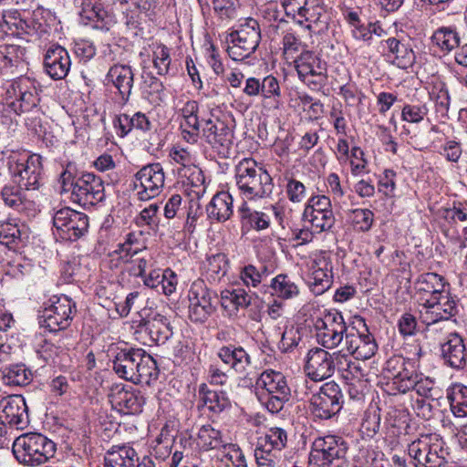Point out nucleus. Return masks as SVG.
I'll return each instance as SVG.
<instances>
[{
	"label": "nucleus",
	"mask_w": 467,
	"mask_h": 467,
	"mask_svg": "<svg viewBox=\"0 0 467 467\" xmlns=\"http://www.w3.org/2000/svg\"><path fill=\"white\" fill-rule=\"evenodd\" d=\"M433 45L444 52H450L460 44L458 33L451 27H441L431 36Z\"/></svg>",
	"instance_id": "nucleus-49"
},
{
	"label": "nucleus",
	"mask_w": 467,
	"mask_h": 467,
	"mask_svg": "<svg viewBox=\"0 0 467 467\" xmlns=\"http://www.w3.org/2000/svg\"><path fill=\"white\" fill-rule=\"evenodd\" d=\"M188 299L189 317L193 322H205L216 309V293L207 288L202 280H196L191 285Z\"/></svg>",
	"instance_id": "nucleus-15"
},
{
	"label": "nucleus",
	"mask_w": 467,
	"mask_h": 467,
	"mask_svg": "<svg viewBox=\"0 0 467 467\" xmlns=\"http://www.w3.org/2000/svg\"><path fill=\"white\" fill-rule=\"evenodd\" d=\"M233 212V197L227 192H217L206 206L208 218L218 223L229 220Z\"/></svg>",
	"instance_id": "nucleus-33"
},
{
	"label": "nucleus",
	"mask_w": 467,
	"mask_h": 467,
	"mask_svg": "<svg viewBox=\"0 0 467 467\" xmlns=\"http://www.w3.org/2000/svg\"><path fill=\"white\" fill-rule=\"evenodd\" d=\"M81 18L88 21H97V27L109 30L116 24V17L113 5L103 6L101 4L92 3L91 0H82Z\"/></svg>",
	"instance_id": "nucleus-29"
},
{
	"label": "nucleus",
	"mask_w": 467,
	"mask_h": 467,
	"mask_svg": "<svg viewBox=\"0 0 467 467\" xmlns=\"http://www.w3.org/2000/svg\"><path fill=\"white\" fill-rule=\"evenodd\" d=\"M259 388L265 389L268 398L265 402V408L271 413H277L283 410L285 402L291 397V390L283 373L273 369H266L261 373L256 380Z\"/></svg>",
	"instance_id": "nucleus-11"
},
{
	"label": "nucleus",
	"mask_w": 467,
	"mask_h": 467,
	"mask_svg": "<svg viewBox=\"0 0 467 467\" xmlns=\"http://www.w3.org/2000/svg\"><path fill=\"white\" fill-rule=\"evenodd\" d=\"M202 121L204 122L202 129V138L219 155L226 157L233 145V129L219 118H209Z\"/></svg>",
	"instance_id": "nucleus-18"
},
{
	"label": "nucleus",
	"mask_w": 467,
	"mask_h": 467,
	"mask_svg": "<svg viewBox=\"0 0 467 467\" xmlns=\"http://www.w3.org/2000/svg\"><path fill=\"white\" fill-rule=\"evenodd\" d=\"M306 283L311 292L317 296L324 294L333 284V265L330 256L319 251L309 256L306 263Z\"/></svg>",
	"instance_id": "nucleus-12"
},
{
	"label": "nucleus",
	"mask_w": 467,
	"mask_h": 467,
	"mask_svg": "<svg viewBox=\"0 0 467 467\" xmlns=\"http://www.w3.org/2000/svg\"><path fill=\"white\" fill-rule=\"evenodd\" d=\"M265 289H270L272 296L282 299H291L299 294L298 285L286 274L277 275L271 280L270 285Z\"/></svg>",
	"instance_id": "nucleus-40"
},
{
	"label": "nucleus",
	"mask_w": 467,
	"mask_h": 467,
	"mask_svg": "<svg viewBox=\"0 0 467 467\" xmlns=\"http://www.w3.org/2000/svg\"><path fill=\"white\" fill-rule=\"evenodd\" d=\"M305 371L314 381L330 378L335 372L331 353L317 347L309 349L306 357Z\"/></svg>",
	"instance_id": "nucleus-23"
},
{
	"label": "nucleus",
	"mask_w": 467,
	"mask_h": 467,
	"mask_svg": "<svg viewBox=\"0 0 467 467\" xmlns=\"http://www.w3.org/2000/svg\"><path fill=\"white\" fill-rule=\"evenodd\" d=\"M25 192V188L11 179L1 187L0 199L5 206L29 215L30 212H35V204L26 197Z\"/></svg>",
	"instance_id": "nucleus-27"
},
{
	"label": "nucleus",
	"mask_w": 467,
	"mask_h": 467,
	"mask_svg": "<svg viewBox=\"0 0 467 467\" xmlns=\"http://www.w3.org/2000/svg\"><path fill=\"white\" fill-rule=\"evenodd\" d=\"M317 341L324 349H334L346 340L349 329L340 312L325 310L313 320Z\"/></svg>",
	"instance_id": "nucleus-6"
},
{
	"label": "nucleus",
	"mask_w": 467,
	"mask_h": 467,
	"mask_svg": "<svg viewBox=\"0 0 467 467\" xmlns=\"http://www.w3.org/2000/svg\"><path fill=\"white\" fill-rule=\"evenodd\" d=\"M198 445L205 450H222L227 441L223 439L221 431L211 425H203L198 431Z\"/></svg>",
	"instance_id": "nucleus-43"
},
{
	"label": "nucleus",
	"mask_w": 467,
	"mask_h": 467,
	"mask_svg": "<svg viewBox=\"0 0 467 467\" xmlns=\"http://www.w3.org/2000/svg\"><path fill=\"white\" fill-rule=\"evenodd\" d=\"M281 3L287 16H298L309 22L317 21L307 7L308 0H281Z\"/></svg>",
	"instance_id": "nucleus-55"
},
{
	"label": "nucleus",
	"mask_w": 467,
	"mask_h": 467,
	"mask_svg": "<svg viewBox=\"0 0 467 467\" xmlns=\"http://www.w3.org/2000/svg\"><path fill=\"white\" fill-rule=\"evenodd\" d=\"M131 385H126L119 389V412L136 414L141 410V399L139 398Z\"/></svg>",
	"instance_id": "nucleus-47"
},
{
	"label": "nucleus",
	"mask_w": 467,
	"mask_h": 467,
	"mask_svg": "<svg viewBox=\"0 0 467 467\" xmlns=\"http://www.w3.org/2000/svg\"><path fill=\"white\" fill-rule=\"evenodd\" d=\"M282 452L255 448L254 458L257 467H282Z\"/></svg>",
	"instance_id": "nucleus-58"
},
{
	"label": "nucleus",
	"mask_w": 467,
	"mask_h": 467,
	"mask_svg": "<svg viewBox=\"0 0 467 467\" xmlns=\"http://www.w3.org/2000/svg\"><path fill=\"white\" fill-rule=\"evenodd\" d=\"M11 179L25 191H36L44 184L42 157L26 151H11L6 157Z\"/></svg>",
	"instance_id": "nucleus-4"
},
{
	"label": "nucleus",
	"mask_w": 467,
	"mask_h": 467,
	"mask_svg": "<svg viewBox=\"0 0 467 467\" xmlns=\"http://www.w3.org/2000/svg\"><path fill=\"white\" fill-rule=\"evenodd\" d=\"M119 2L120 3L121 12L126 18V25H134L140 13L142 0H119Z\"/></svg>",
	"instance_id": "nucleus-64"
},
{
	"label": "nucleus",
	"mask_w": 467,
	"mask_h": 467,
	"mask_svg": "<svg viewBox=\"0 0 467 467\" xmlns=\"http://www.w3.org/2000/svg\"><path fill=\"white\" fill-rule=\"evenodd\" d=\"M415 467H442L447 463L448 448L438 434L422 435L408 445Z\"/></svg>",
	"instance_id": "nucleus-5"
},
{
	"label": "nucleus",
	"mask_w": 467,
	"mask_h": 467,
	"mask_svg": "<svg viewBox=\"0 0 467 467\" xmlns=\"http://www.w3.org/2000/svg\"><path fill=\"white\" fill-rule=\"evenodd\" d=\"M451 410L455 417H467V387L461 383L453 384L447 391Z\"/></svg>",
	"instance_id": "nucleus-42"
},
{
	"label": "nucleus",
	"mask_w": 467,
	"mask_h": 467,
	"mask_svg": "<svg viewBox=\"0 0 467 467\" xmlns=\"http://www.w3.org/2000/svg\"><path fill=\"white\" fill-rule=\"evenodd\" d=\"M25 57L26 49L18 45H0V62L5 67H18Z\"/></svg>",
	"instance_id": "nucleus-54"
},
{
	"label": "nucleus",
	"mask_w": 467,
	"mask_h": 467,
	"mask_svg": "<svg viewBox=\"0 0 467 467\" xmlns=\"http://www.w3.org/2000/svg\"><path fill=\"white\" fill-rule=\"evenodd\" d=\"M350 220L354 228L361 233L368 232L374 223V213L369 209H354Z\"/></svg>",
	"instance_id": "nucleus-56"
},
{
	"label": "nucleus",
	"mask_w": 467,
	"mask_h": 467,
	"mask_svg": "<svg viewBox=\"0 0 467 467\" xmlns=\"http://www.w3.org/2000/svg\"><path fill=\"white\" fill-rule=\"evenodd\" d=\"M119 467H155V463L149 456L139 462L136 451L130 445H122L119 446Z\"/></svg>",
	"instance_id": "nucleus-48"
},
{
	"label": "nucleus",
	"mask_w": 467,
	"mask_h": 467,
	"mask_svg": "<svg viewBox=\"0 0 467 467\" xmlns=\"http://www.w3.org/2000/svg\"><path fill=\"white\" fill-rule=\"evenodd\" d=\"M62 193H70V200L83 207L93 206L105 198L103 181L91 172L78 175L75 163L69 161L59 177Z\"/></svg>",
	"instance_id": "nucleus-1"
},
{
	"label": "nucleus",
	"mask_w": 467,
	"mask_h": 467,
	"mask_svg": "<svg viewBox=\"0 0 467 467\" xmlns=\"http://www.w3.org/2000/svg\"><path fill=\"white\" fill-rule=\"evenodd\" d=\"M441 358L451 368L461 370L467 366V352L463 338L458 333H451L441 345Z\"/></svg>",
	"instance_id": "nucleus-25"
},
{
	"label": "nucleus",
	"mask_w": 467,
	"mask_h": 467,
	"mask_svg": "<svg viewBox=\"0 0 467 467\" xmlns=\"http://www.w3.org/2000/svg\"><path fill=\"white\" fill-rule=\"evenodd\" d=\"M140 250V244L137 242L133 234H128L126 241L119 244V261L124 262L123 271L129 272L131 275H143L146 267V261L141 258L129 260Z\"/></svg>",
	"instance_id": "nucleus-30"
},
{
	"label": "nucleus",
	"mask_w": 467,
	"mask_h": 467,
	"mask_svg": "<svg viewBox=\"0 0 467 467\" xmlns=\"http://www.w3.org/2000/svg\"><path fill=\"white\" fill-rule=\"evenodd\" d=\"M142 349L119 340V377L128 381L134 380L138 363L142 360Z\"/></svg>",
	"instance_id": "nucleus-28"
},
{
	"label": "nucleus",
	"mask_w": 467,
	"mask_h": 467,
	"mask_svg": "<svg viewBox=\"0 0 467 467\" xmlns=\"http://www.w3.org/2000/svg\"><path fill=\"white\" fill-rule=\"evenodd\" d=\"M164 172L160 163L147 165L136 174L135 188L140 186L137 192V199L147 201L159 195L164 186Z\"/></svg>",
	"instance_id": "nucleus-20"
},
{
	"label": "nucleus",
	"mask_w": 467,
	"mask_h": 467,
	"mask_svg": "<svg viewBox=\"0 0 467 467\" xmlns=\"http://www.w3.org/2000/svg\"><path fill=\"white\" fill-rule=\"evenodd\" d=\"M71 67L68 52L61 46L53 45L47 50L44 57L46 73L55 80L64 79Z\"/></svg>",
	"instance_id": "nucleus-26"
},
{
	"label": "nucleus",
	"mask_w": 467,
	"mask_h": 467,
	"mask_svg": "<svg viewBox=\"0 0 467 467\" xmlns=\"http://www.w3.org/2000/svg\"><path fill=\"white\" fill-rule=\"evenodd\" d=\"M430 97L434 103L437 119L441 121L447 119L450 108V96L444 85L441 84L440 87H434L431 91H430Z\"/></svg>",
	"instance_id": "nucleus-52"
},
{
	"label": "nucleus",
	"mask_w": 467,
	"mask_h": 467,
	"mask_svg": "<svg viewBox=\"0 0 467 467\" xmlns=\"http://www.w3.org/2000/svg\"><path fill=\"white\" fill-rule=\"evenodd\" d=\"M44 305L39 315L41 327L49 332H57L69 327L76 312V305L68 296H54Z\"/></svg>",
	"instance_id": "nucleus-7"
},
{
	"label": "nucleus",
	"mask_w": 467,
	"mask_h": 467,
	"mask_svg": "<svg viewBox=\"0 0 467 467\" xmlns=\"http://www.w3.org/2000/svg\"><path fill=\"white\" fill-rule=\"evenodd\" d=\"M217 356L225 365L237 373H244L252 364L249 353L242 346L234 344L220 348Z\"/></svg>",
	"instance_id": "nucleus-31"
},
{
	"label": "nucleus",
	"mask_w": 467,
	"mask_h": 467,
	"mask_svg": "<svg viewBox=\"0 0 467 467\" xmlns=\"http://www.w3.org/2000/svg\"><path fill=\"white\" fill-rule=\"evenodd\" d=\"M239 275L246 287L256 288L269 275V272L265 265L256 267L254 265H247L241 268Z\"/></svg>",
	"instance_id": "nucleus-51"
},
{
	"label": "nucleus",
	"mask_w": 467,
	"mask_h": 467,
	"mask_svg": "<svg viewBox=\"0 0 467 467\" xmlns=\"http://www.w3.org/2000/svg\"><path fill=\"white\" fill-rule=\"evenodd\" d=\"M235 182L243 200L269 197L274 189L271 175L253 159H243L235 167Z\"/></svg>",
	"instance_id": "nucleus-2"
},
{
	"label": "nucleus",
	"mask_w": 467,
	"mask_h": 467,
	"mask_svg": "<svg viewBox=\"0 0 467 467\" xmlns=\"http://www.w3.org/2000/svg\"><path fill=\"white\" fill-rule=\"evenodd\" d=\"M140 327H143L149 335L151 343L161 346L165 344L172 336V329L168 318L162 315L157 314L148 320L133 321L132 324L124 322L121 328L135 334Z\"/></svg>",
	"instance_id": "nucleus-21"
},
{
	"label": "nucleus",
	"mask_w": 467,
	"mask_h": 467,
	"mask_svg": "<svg viewBox=\"0 0 467 467\" xmlns=\"http://www.w3.org/2000/svg\"><path fill=\"white\" fill-rule=\"evenodd\" d=\"M365 327V332L351 327L347 334L345 349L356 359L366 360L373 357L378 349V345L371 333L368 332L363 319H360Z\"/></svg>",
	"instance_id": "nucleus-24"
},
{
	"label": "nucleus",
	"mask_w": 467,
	"mask_h": 467,
	"mask_svg": "<svg viewBox=\"0 0 467 467\" xmlns=\"http://www.w3.org/2000/svg\"><path fill=\"white\" fill-rule=\"evenodd\" d=\"M133 87V73L130 67H119V95L121 96V101L126 103L131 93Z\"/></svg>",
	"instance_id": "nucleus-60"
},
{
	"label": "nucleus",
	"mask_w": 467,
	"mask_h": 467,
	"mask_svg": "<svg viewBox=\"0 0 467 467\" xmlns=\"http://www.w3.org/2000/svg\"><path fill=\"white\" fill-rule=\"evenodd\" d=\"M152 59L154 67L159 75H165L169 71L171 64V57L169 48L161 44L157 43L153 47Z\"/></svg>",
	"instance_id": "nucleus-57"
},
{
	"label": "nucleus",
	"mask_w": 467,
	"mask_h": 467,
	"mask_svg": "<svg viewBox=\"0 0 467 467\" xmlns=\"http://www.w3.org/2000/svg\"><path fill=\"white\" fill-rule=\"evenodd\" d=\"M3 381L7 386H26L33 380V372L23 363L10 364L1 368Z\"/></svg>",
	"instance_id": "nucleus-37"
},
{
	"label": "nucleus",
	"mask_w": 467,
	"mask_h": 467,
	"mask_svg": "<svg viewBox=\"0 0 467 467\" xmlns=\"http://www.w3.org/2000/svg\"><path fill=\"white\" fill-rule=\"evenodd\" d=\"M348 446L345 439L337 435L317 437L312 444L309 462L311 467H332L345 458Z\"/></svg>",
	"instance_id": "nucleus-10"
},
{
	"label": "nucleus",
	"mask_w": 467,
	"mask_h": 467,
	"mask_svg": "<svg viewBox=\"0 0 467 467\" xmlns=\"http://www.w3.org/2000/svg\"><path fill=\"white\" fill-rule=\"evenodd\" d=\"M348 161H349L352 175L358 176L367 171L368 161L365 159V153L361 148L353 147Z\"/></svg>",
	"instance_id": "nucleus-63"
},
{
	"label": "nucleus",
	"mask_w": 467,
	"mask_h": 467,
	"mask_svg": "<svg viewBox=\"0 0 467 467\" xmlns=\"http://www.w3.org/2000/svg\"><path fill=\"white\" fill-rule=\"evenodd\" d=\"M448 287L444 277L432 272L420 275L416 281L418 292L423 293L421 297H431Z\"/></svg>",
	"instance_id": "nucleus-39"
},
{
	"label": "nucleus",
	"mask_w": 467,
	"mask_h": 467,
	"mask_svg": "<svg viewBox=\"0 0 467 467\" xmlns=\"http://www.w3.org/2000/svg\"><path fill=\"white\" fill-rule=\"evenodd\" d=\"M0 420L5 425L23 430L29 424V416L25 399L11 395L0 400Z\"/></svg>",
	"instance_id": "nucleus-22"
},
{
	"label": "nucleus",
	"mask_w": 467,
	"mask_h": 467,
	"mask_svg": "<svg viewBox=\"0 0 467 467\" xmlns=\"http://www.w3.org/2000/svg\"><path fill=\"white\" fill-rule=\"evenodd\" d=\"M389 57L393 58V63L400 68H408L412 66L415 55L410 40L389 37L386 41Z\"/></svg>",
	"instance_id": "nucleus-32"
},
{
	"label": "nucleus",
	"mask_w": 467,
	"mask_h": 467,
	"mask_svg": "<svg viewBox=\"0 0 467 467\" xmlns=\"http://www.w3.org/2000/svg\"><path fill=\"white\" fill-rule=\"evenodd\" d=\"M28 238L26 228L14 220L0 222V243L7 246L16 244Z\"/></svg>",
	"instance_id": "nucleus-41"
},
{
	"label": "nucleus",
	"mask_w": 467,
	"mask_h": 467,
	"mask_svg": "<svg viewBox=\"0 0 467 467\" xmlns=\"http://www.w3.org/2000/svg\"><path fill=\"white\" fill-rule=\"evenodd\" d=\"M298 78L310 88L317 89L327 78V63L311 51H302L295 60Z\"/></svg>",
	"instance_id": "nucleus-17"
},
{
	"label": "nucleus",
	"mask_w": 467,
	"mask_h": 467,
	"mask_svg": "<svg viewBox=\"0 0 467 467\" xmlns=\"http://www.w3.org/2000/svg\"><path fill=\"white\" fill-rule=\"evenodd\" d=\"M428 111L426 104H406L401 110V119L409 123H420Z\"/></svg>",
	"instance_id": "nucleus-61"
},
{
	"label": "nucleus",
	"mask_w": 467,
	"mask_h": 467,
	"mask_svg": "<svg viewBox=\"0 0 467 467\" xmlns=\"http://www.w3.org/2000/svg\"><path fill=\"white\" fill-rule=\"evenodd\" d=\"M150 128V122L148 118L140 112H137L131 117L127 114L119 116V130L121 131V136L127 135L132 129L146 131L149 130Z\"/></svg>",
	"instance_id": "nucleus-50"
},
{
	"label": "nucleus",
	"mask_w": 467,
	"mask_h": 467,
	"mask_svg": "<svg viewBox=\"0 0 467 467\" xmlns=\"http://www.w3.org/2000/svg\"><path fill=\"white\" fill-rule=\"evenodd\" d=\"M380 411L379 408L370 409L365 413L361 423V432L368 438L374 437L380 428Z\"/></svg>",
	"instance_id": "nucleus-59"
},
{
	"label": "nucleus",
	"mask_w": 467,
	"mask_h": 467,
	"mask_svg": "<svg viewBox=\"0 0 467 467\" xmlns=\"http://www.w3.org/2000/svg\"><path fill=\"white\" fill-rule=\"evenodd\" d=\"M158 376L159 369L156 361L150 355H144L143 351L142 360L137 366L136 377L130 382L137 383L141 380L149 382L150 380L157 379Z\"/></svg>",
	"instance_id": "nucleus-53"
},
{
	"label": "nucleus",
	"mask_w": 467,
	"mask_h": 467,
	"mask_svg": "<svg viewBox=\"0 0 467 467\" xmlns=\"http://www.w3.org/2000/svg\"><path fill=\"white\" fill-rule=\"evenodd\" d=\"M287 441L286 431L281 428H270L263 436L258 438L256 447L268 451L282 452Z\"/></svg>",
	"instance_id": "nucleus-44"
},
{
	"label": "nucleus",
	"mask_w": 467,
	"mask_h": 467,
	"mask_svg": "<svg viewBox=\"0 0 467 467\" xmlns=\"http://www.w3.org/2000/svg\"><path fill=\"white\" fill-rule=\"evenodd\" d=\"M242 229L263 231L270 226V213L267 207L264 211H255L248 207L246 202L239 207Z\"/></svg>",
	"instance_id": "nucleus-34"
},
{
	"label": "nucleus",
	"mask_w": 467,
	"mask_h": 467,
	"mask_svg": "<svg viewBox=\"0 0 467 467\" xmlns=\"http://www.w3.org/2000/svg\"><path fill=\"white\" fill-rule=\"evenodd\" d=\"M252 296L243 288L226 289L221 293V306L231 314L251 305Z\"/></svg>",
	"instance_id": "nucleus-38"
},
{
	"label": "nucleus",
	"mask_w": 467,
	"mask_h": 467,
	"mask_svg": "<svg viewBox=\"0 0 467 467\" xmlns=\"http://www.w3.org/2000/svg\"><path fill=\"white\" fill-rule=\"evenodd\" d=\"M421 321L427 326L441 320H449L458 312L457 303L449 291V287L431 297H420Z\"/></svg>",
	"instance_id": "nucleus-13"
},
{
	"label": "nucleus",
	"mask_w": 467,
	"mask_h": 467,
	"mask_svg": "<svg viewBox=\"0 0 467 467\" xmlns=\"http://www.w3.org/2000/svg\"><path fill=\"white\" fill-rule=\"evenodd\" d=\"M198 397L202 406L207 407L214 413L223 411L230 404L225 392L213 390L206 383L200 384Z\"/></svg>",
	"instance_id": "nucleus-36"
},
{
	"label": "nucleus",
	"mask_w": 467,
	"mask_h": 467,
	"mask_svg": "<svg viewBox=\"0 0 467 467\" xmlns=\"http://www.w3.org/2000/svg\"><path fill=\"white\" fill-rule=\"evenodd\" d=\"M204 270L208 279L213 282L219 281L228 271L226 254L218 253L209 256L204 263Z\"/></svg>",
	"instance_id": "nucleus-46"
},
{
	"label": "nucleus",
	"mask_w": 467,
	"mask_h": 467,
	"mask_svg": "<svg viewBox=\"0 0 467 467\" xmlns=\"http://www.w3.org/2000/svg\"><path fill=\"white\" fill-rule=\"evenodd\" d=\"M303 219L309 223L317 233L327 231L335 223V216L331 209V201L326 195L310 198L305 208Z\"/></svg>",
	"instance_id": "nucleus-19"
},
{
	"label": "nucleus",
	"mask_w": 467,
	"mask_h": 467,
	"mask_svg": "<svg viewBox=\"0 0 467 467\" xmlns=\"http://www.w3.org/2000/svg\"><path fill=\"white\" fill-rule=\"evenodd\" d=\"M57 234L63 240L74 242L84 236L88 230L87 214L69 207L57 210L53 216Z\"/></svg>",
	"instance_id": "nucleus-14"
},
{
	"label": "nucleus",
	"mask_w": 467,
	"mask_h": 467,
	"mask_svg": "<svg viewBox=\"0 0 467 467\" xmlns=\"http://www.w3.org/2000/svg\"><path fill=\"white\" fill-rule=\"evenodd\" d=\"M56 443L37 432H28L17 437L12 446L15 458L19 463L36 467L47 462L56 453Z\"/></svg>",
	"instance_id": "nucleus-3"
},
{
	"label": "nucleus",
	"mask_w": 467,
	"mask_h": 467,
	"mask_svg": "<svg viewBox=\"0 0 467 467\" xmlns=\"http://www.w3.org/2000/svg\"><path fill=\"white\" fill-rule=\"evenodd\" d=\"M422 399L436 400L440 398V389L435 388V382L430 378H422L418 375L415 382V389Z\"/></svg>",
	"instance_id": "nucleus-62"
},
{
	"label": "nucleus",
	"mask_w": 467,
	"mask_h": 467,
	"mask_svg": "<svg viewBox=\"0 0 467 467\" xmlns=\"http://www.w3.org/2000/svg\"><path fill=\"white\" fill-rule=\"evenodd\" d=\"M343 393L337 383H324L311 398L312 413L321 420H328L337 414L343 406Z\"/></svg>",
	"instance_id": "nucleus-16"
},
{
	"label": "nucleus",
	"mask_w": 467,
	"mask_h": 467,
	"mask_svg": "<svg viewBox=\"0 0 467 467\" xmlns=\"http://www.w3.org/2000/svg\"><path fill=\"white\" fill-rule=\"evenodd\" d=\"M39 100L37 88L28 78H20L5 85V105L17 115L31 111Z\"/></svg>",
	"instance_id": "nucleus-9"
},
{
	"label": "nucleus",
	"mask_w": 467,
	"mask_h": 467,
	"mask_svg": "<svg viewBox=\"0 0 467 467\" xmlns=\"http://www.w3.org/2000/svg\"><path fill=\"white\" fill-rule=\"evenodd\" d=\"M261 40L259 24L255 19L248 18L238 29L229 35L227 47L229 57L235 61L249 57L256 50Z\"/></svg>",
	"instance_id": "nucleus-8"
},
{
	"label": "nucleus",
	"mask_w": 467,
	"mask_h": 467,
	"mask_svg": "<svg viewBox=\"0 0 467 467\" xmlns=\"http://www.w3.org/2000/svg\"><path fill=\"white\" fill-rule=\"evenodd\" d=\"M263 105L269 109H280L283 106L282 92L278 79L268 75L260 79Z\"/></svg>",
	"instance_id": "nucleus-35"
},
{
	"label": "nucleus",
	"mask_w": 467,
	"mask_h": 467,
	"mask_svg": "<svg viewBox=\"0 0 467 467\" xmlns=\"http://www.w3.org/2000/svg\"><path fill=\"white\" fill-rule=\"evenodd\" d=\"M178 174L182 179L184 184L193 188L192 192L198 197L204 194V176L201 169L192 164L186 168H178Z\"/></svg>",
	"instance_id": "nucleus-45"
}]
</instances>
